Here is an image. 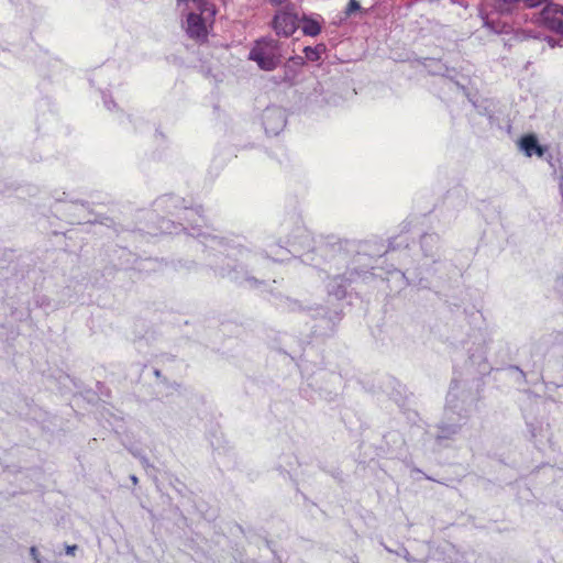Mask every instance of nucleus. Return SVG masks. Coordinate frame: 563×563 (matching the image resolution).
I'll return each instance as SVG.
<instances>
[{"label":"nucleus","instance_id":"nucleus-2","mask_svg":"<svg viewBox=\"0 0 563 563\" xmlns=\"http://www.w3.org/2000/svg\"><path fill=\"white\" fill-rule=\"evenodd\" d=\"M279 235L280 239H284L285 245L267 243L264 251L265 256L275 262L285 261L287 253L300 254L312 249L313 238L298 219L283 222Z\"/></svg>","mask_w":563,"mask_h":563},{"label":"nucleus","instance_id":"nucleus-1","mask_svg":"<svg viewBox=\"0 0 563 563\" xmlns=\"http://www.w3.org/2000/svg\"><path fill=\"white\" fill-rule=\"evenodd\" d=\"M183 203L184 200L175 196L163 197L158 200V205L168 212H172V209H183L185 211L184 220L186 221V223H175L174 221L162 219L158 227L159 232L177 234L180 231H186L189 235L200 239L207 252L209 264L217 274L239 284H245L250 288H256L257 285L262 284V282L250 276L244 269V266L255 269L262 256L240 243L229 242L210 232H203L205 219L201 214V209H188Z\"/></svg>","mask_w":563,"mask_h":563},{"label":"nucleus","instance_id":"nucleus-3","mask_svg":"<svg viewBox=\"0 0 563 563\" xmlns=\"http://www.w3.org/2000/svg\"><path fill=\"white\" fill-rule=\"evenodd\" d=\"M330 274L327 284L328 292L338 299L346 295V287L361 278L366 272L357 271L349 265V256L343 251L333 253L328 262Z\"/></svg>","mask_w":563,"mask_h":563},{"label":"nucleus","instance_id":"nucleus-7","mask_svg":"<svg viewBox=\"0 0 563 563\" xmlns=\"http://www.w3.org/2000/svg\"><path fill=\"white\" fill-rule=\"evenodd\" d=\"M537 21L550 31L563 35V7L555 3L547 4L538 15Z\"/></svg>","mask_w":563,"mask_h":563},{"label":"nucleus","instance_id":"nucleus-15","mask_svg":"<svg viewBox=\"0 0 563 563\" xmlns=\"http://www.w3.org/2000/svg\"><path fill=\"white\" fill-rule=\"evenodd\" d=\"M457 426L455 424H443L440 427V432L438 434L439 439H448L451 434L456 433Z\"/></svg>","mask_w":563,"mask_h":563},{"label":"nucleus","instance_id":"nucleus-18","mask_svg":"<svg viewBox=\"0 0 563 563\" xmlns=\"http://www.w3.org/2000/svg\"><path fill=\"white\" fill-rule=\"evenodd\" d=\"M178 4L192 2L197 8H202L203 5H213L209 3L207 0H177Z\"/></svg>","mask_w":563,"mask_h":563},{"label":"nucleus","instance_id":"nucleus-20","mask_svg":"<svg viewBox=\"0 0 563 563\" xmlns=\"http://www.w3.org/2000/svg\"><path fill=\"white\" fill-rule=\"evenodd\" d=\"M102 99H103L104 107L108 110H112L115 108V103L108 97V95L104 91H102Z\"/></svg>","mask_w":563,"mask_h":563},{"label":"nucleus","instance_id":"nucleus-13","mask_svg":"<svg viewBox=\"0 0 563 563\" xmlns=\"http://www.w3.org/2000/svg\"><path fill=\"white\" fill-rule=\"evenodd\" d=\"M481 18L483 20V25L493 33L501 34L509 33L510 31V26L506 22L500 21L499 18L486 14L484 11H481Z\"/></svg>","mask_w":563,"mask_h":563},{"label":"nucleus","instance_id":"nucleus-17","mask_svg":"<svg viewBox=\"0 0 563 563\" xmlns=\"http://www.w3.org/2000/svg\"><path fill=\"white\" fill-rule=\"evenodd\" d=\"M361 9V5L357 0H349L345 13L347 15H351L352 13L358 11Z\"/></svg>","mask_w":563,"mask_h":563},{"label":"nucleus","instance_id":"nucleus-11","mask_svg":"<svg viewBox=\"0 0 563 563\" xmlns=\"http://www.w3.org/2000/svg\"><path fill=\"white\" fill-rule=\"evenodd\" d=\"M518 144L519 148L528 157H532L533 155L543 157L548 152V147L540 145L538 139L532 134L522 136Z\"/></svg>","mask_w":563,"mask_h":563},{"label":"nucleus","instance_id":"nucleus-14","mask_svg":"<svg viewBox=\"0 0 563 563\" xmlns=\"http://www.w3.org/2000/svg\"><path fill=\"white\" fill-rule=\"evenodd\" d=\"M325 45L318 44L316 46H306L303 48L305 58L309 62H318L321 59V56L325 53Z\"/></svg>","mask_w":563,"mask_h":563},{"label":"nucleus","instance_id":"nucleus-6","mask_svg":"<svg viewBox=\"0 0 563 563\" xmlns=\"http://www.w3.org/2000/svg\"><path fill=\"white\" fill-rule=\"evenodd\" d=\"M299 16L292 7H285L276 12L273 19V29L279 36L289 37L298 29Z\"/></svg>","mask_w":563,"mask_h":563},{"label":"nucleus","instance_id":"nucleus-27","mask_svg":"<svg viewBox=\"0 0 563 563\" xmlns=\"http://www.w3.org/2000/svg\"><path fill=\"white\" fill-rule=\"evenodd\" d=\"M531 433H532V437H533V438H537V437H538V434L534 432V430H532V431H531Z\"/></svg>","mask_w":563,"mask_h":563},{"label":"nucleus","instance_id":"nucleus-8","mask_svg":"<svg viewBox=\"0 0 563 563\" xmlns=\"http://www.w3.org/2000/svg\"><path fill=\"white\" fill-rule=\"evenodd\" d=\"M263 126L268 135H278L286 125V113L280 107H267L262 115Z\"/></svg>","mask_w":563,"mask_h":563},{"label":"nucleus","instance_id":"nucleus-25","mask_svg":"<svg viewBox=\"0 0 563 563\" xmlns=\"http://www.w3.org/2000/svg\"><path fill=\"white\" fill-rule=\"evenodd\" d=\"M286 0H271V2L275 5H279L282 3H284Z\"/></svg>","mask_w":563,"mask_h":563},{"label":"nucleus","instance_id":"nucleus-4","mask_svg":"<svg viewBox=\"0 0 563 563\" xmlns=\"http://www.w3.org/2000/svg\"><path fill=\"white\" fill-rule=\"evenodd\" d=\"M249 59L256 63L262 70L276 69L283 59L279 41L268 36L255 41L249 53Z\"/></svg>","mask_w":563,"mask_h":563},{"label":"nucleus","instance_id":"nucleus-26","mask_svg":"<svg viewBox=\"0 0 563 563\" xmlns=\"http://www.w3.org/2000/svg\"><path fill=\"white\" fill-rule=\"evenodd\" d=\"M131 479H132V482H133L134 484H136V483H137V477H136V476L132 475V476H131Z\"/></svg>","mask_w":563,"mask_h":563},{"label":"nucleus","instance_id":"nucleus-22","mask_svg":"<svg viewBox=\"0 0 563 563\" xmlns=\"http://www.w3.org/2000/svg\"><path fill=\"white\" fill-rule=\"evenodd\" d=\"M30 553L35 563H42V560L40 559V555H38V551L35 547H32L30 549Z\"/></svg>","mask_w":563,"mask_h":563},{"label":"nucleus","instance_id":"nucleus-19","mask_svg":"<svg viewBox=\"0 0 563 563\" xmlns=\"http://www.w3.org/2000/svg\"><path fill=\"white\" fill-rule=\"evenodd\" d=\"M527 7L536 8L543 3H547L549 0H521Z\"/></svg>","mask_w":563,"mask_h":563},{"label":"nucleus","instance_id":"nucleus-9","mask_svg":"<svg viewBox=\"0 0 563 563\" xmlns=\"http://www.w3.org/2000/svg\"><path fill=\"white\" fill-rule=\"evenodd\" d=\"M420 247L424 257L421 268L429 266L431 263H435L440 251L439 235L435 233L423 234L420 240Z\"/></svg>","mask_w":563,"mask_h":563},{"label":"nucleus","instance_id":"nucleus-24","mask_svg":"<svg viewBox=\"0 0 563 563\" xmlns=\"http://www.w3.org/2000/svg\"><path fill=\"white\" fill-rule=\"evenodd\" d=\"M76 549H77V547H76V545H68V547L66 548V553H67V554H71V555H73V554L75 553V550H76Z\"/></svg>","mask_w":563,"mask_h":563},{"label":"nucleus","instance_id":"nucleus-21","mask_svg":"<svg viewBox=\"0 0 563 563\" xmlns=\"http://www.w3.org/2000/svg\"><path fill=\"white\" fill-rule=\"evenodd\" d=\"M394 277L397 278V279H400L404 285H407L408 282H407V276L404 272L401 271H396L394 273Z\"/></svg>","mask_w":563,"mask_h":563},{"label":"nucleus","instance_id":"nucleus-23","mask_svg":"<svg viewBox=\"0 0 563 563\" xmlns=\"http://www.w3.org/2000/svg\"><path fill=\"white\" fill-rule=\"evenodd\" d=\"M289 62H291L298 66H302L305 64L303 57H301V56H294L289 59Z\"/></svg>","mask_w":563,"mask_h":563},{"label":"nucleus","instance_id":"nucleus-16","mask_svg":"<svg viewBox=\"0 0 563 563\" xmlns=\"http://www.w3.org/2000/svg\"><path fill=\"white\" fill-rule=\"evenodd\" d=\"M406 242H407L406 235H404V234L398 235L397 238H395L394 240H391L389 242V251L388 252L395 251L397 247H399L402 243H406Z\"/></svg>","mask_w":563,"mask_h":563},{"label":"nucleus","instance_id":"nucleus-10","mask_svg":"<svg viewBox=\"0 0 563 563\" xmlns=\"http://www.w3.org/2000/svg\"><path fill=\"white\" fill-rule=\"evenodd\" d=\"M324 19L318 13L302 14L299 18L298 27L306 36H318L323 27Z\"/></svg>","mask_w":563,"mask_h":563},{"label":"nucleus","instance_id":"nucleus-12","mask_svg":"<svg viewBox=\"0 0 563 563\" xmlns=\"http://www.w3.org/2000/svg\"><path fill=\"white\" fill-rule=\"evenodd\" d=\"M460 389L459 383L456 380H453L450 387V390L446 396V407H445V415L449 419H453V415L461 416L460 412H457V409H460L459 399H457V391Z\"/></svg>","mask_w":563,"mask_h":563},{"label":"nucleus","instance_id":"nucleus-5","mask_svg":"<svg viewBox=\"0 0 563 563\" xmlns=\"http://www.w3.org/2000/svg\"><path fill=\"white\" fill-rule=\"evenodd\" d=\"M197 9L199 10V13H188L185 31L190 38L203 42L208 36V24L213 22L217 9L216 5H203L202 8Z\"/></svg>","mask_w":563,"mask_h":563}]
</instances>
